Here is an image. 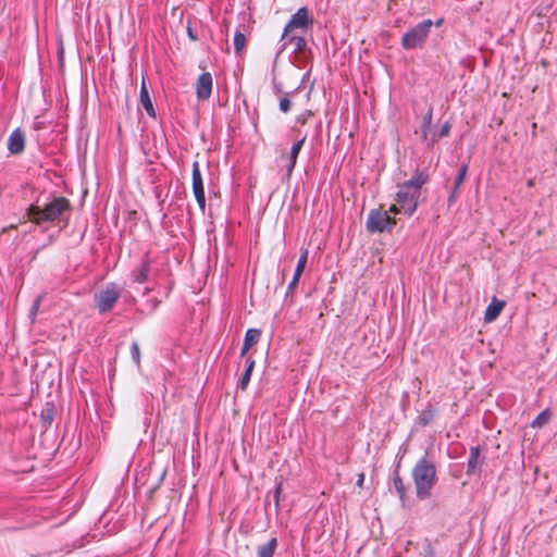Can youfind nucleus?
<instances>
[{"mask_svg":"<svg viewBox=\"0 0 557 557\" xmlns=\"http://www.w3.org/2000/svg\"><path fill=\"white\" fill-rule=\"evenodd\" d=\"M28 219L37 224L49 223L54 226L66 227L72 215L71 201L62 196H53L42 207L32 205L26 210Z\"/></svg>","mask_w":557,"mask_h":557,"instance_id":"1","label":"nucleus"},{"mask_svg":"<svg viewBox=\"0 0 557 557\" xmlns=\"http://www.w3.org/2000/svg\"><path fill=\"white\" fill-rule=\"evenodd\" d=\"M429 181L424 172H417L410 180L397 185L395 195L396 205L389 207V212L398 214L404 212L411 216L418 208L422 186Z\"/></svg>","mask_w":557,"mask_h":557,"instance_id":"2","label":"nucleus"},{"mask_svg":"<svg viewBox=\"0 0 557 557\" xmlns=\"http://www.w3.org/2000/svg\"><path fill=\"white\" fill-rule=\"evenodd\" d=\"M411 478L416 488L417 498L420 500L429 499L432 490L437 482V470L435 463L429 458L428 454L422 456L411 470Z\"/></svg>","mask_w":557,"mask_h":557,"instance_id":"3","label":"nucleus"},{"mask_svg":"<svg viewBox=\"0 0 557 557\" xmlns=\"http://www.w3.org/2000/svg\"><path fill=\"white\" fill-rule=\"evenodd\" d=\"M433 22L424 20L414 27L407 30L401 38V47L405 50L422 48L429 37Z\"/></svg>","mask_w":557,"mask_h":557,"instance_id":"4","label":"nucleus"},{"mask_svg":"<svg viewBox=\"0 0 557 557\" xmlns=\"http://www.w3.org/2000/svg\"><path fill=\"white\" fill-rule=\"evenodd\" d=\"M313 26V18L309 14L307 7L299 8L289 18L283 29L281 41L292 34H305Z\"/></svg>","mask_w":557,"mask_h":557,"instance_id":"5","label":"nucleus"},{"mask_svg":"<svg viewBox=\"0 0 557 557\" xmlns=\"http://www.w3.org/2000/svg\"><path fill=\"white\" fill-rule=\"evenodd\" d=\"M121 297V288L113 283H107L99 292L95 293V306L100 314L110 312Z\"/></svg>","mask_w":557,"mask_h":557,"instance_id":"6","label":"nucleus"},{"mask_svg":"<svg viewBox=\"0 0 557 557\" xmlns=\"http://www.w3.org/2000/svg\"><path fill=\"white\" fill-rule=\"evenodd\" d=\"M395 225V219L391 218L387 211L373 209L368 215L367 230L371 233L389 232Z\"/></svg>","mask_w":557,"mask_h":557,"instance_id":"7","label":"nucleus"},{"mask_svg":"<svg viewBox=\"0 0 557 557\" xmlns=\"http://www.w3.org/2000/svg\"><path fill=\"white\" fill-rule=\"evenodd\" d=\"M191 186L195 199L198 203L199 209L202 213L206 211V195H205V186L201 176L200 165L198 161H194L193 163V172H191Z\"/></svg>","mask_w":557,"mask_h":557,"instance_id":"8","label":"nucleus"},{"mask_svg":"<svg viewBox=\"0 0 557 557\" xmlns=\"http://www.w3.org/2000/svg\"><path fill=\"white\" fill-rule=\"evenodd\" d=\"M213 79L209 72L199 75L196 83V96L200 101L208 100L211 97Z\"/></svg>","mask_w":557,"mask_h":557,"instance_id":"9","label":"nucleus"},{"mask_svg":"<svg viewBox=\"0 0 557 557\" xmlns=\"http://www.w3.org/2000/svg\"><path fill=\"white\" fill-rule=\"evenodd\" d=\"M25 148V136L21 128H15L9 136L8 150L12 154H20Z\"/></svg>","mask_w":557,"mask_h":557,"instance_id":"10","label":"nucleus"},{"mask_svg":"<svg viewBox=\"0 0 557 557\" xmlns=\"http://www.w3.org/2000/svg\"><path fill=\"white\" fill-rule=\"evenodd\" d=\"M483 461L484 458L481 457L480 446H472L470 448L469 458L467 462V474L471 475L480 473Z\"/></svg>","mask_w":557,"mask_h":557,"instance_id":"11","label":"nucleus"},{"mask_svg":"<svg viewBox=\"0 0 557 557\" xmlns=\"http://www.w3.org/2000/svg\"><path fill=\"white\" fill-rule=\"evenodd\" d=\"M288 44L294 45V52L297 53L304 52L307 48V40L304 34H292L283 40V44L278 49V53H282L286 49Z\"/></svg>","mask_w":557,"mask_h":557,"instance_id":"12","label":"nucleus"},{"mask_svg":"<svg viewBox=\"0 0 557 557\" xmlns=\"http://www.w3.org/2000/svg\"><path fill=\"white\" fill-rule=\"evenodd\" d=\"M151 260L146 253L141 259V262L137 269H135L132 273L133 281L138 284H143L148 280L149 271H150Z\"/></svg>","mask_w":557,"mask_h":557,"instance_id":"13","label":"nucleus"},{"mask_svg":"<svg viewBox=\"0 0 557 557\" xmlns=\"http://www.w3.org/2000/svg\"><path fill=\"white\" fill-rule=\"evenodd\" d=\"M399 469H400V459L395 465V468H394V471H393L392 484H393L394 490L398 494L400 502L403 503V505H405V502H406V486H405L404 481H403V479L400 476Z\"/></svg>","mask_w":557,"mask_h":557,"instance_id":"14","label":"nucleus"},{"mask_svg":"<svg viewBox=\"0 0 557 557\" xmlns=\"http://www.w3.org/2000/svg\"><path fill=\"white\" fill-rule=\"evenodd\" d=\"M139 100H140L143 108L147 112V114L151 117H156V110L153 108L152 100L150 98V95H149V91H148V88L146 86V82L144 78L141 81Z\"/></svg>","mask_w":557,"mask_h":557,"instance_id":"15","label":"nucleus"},{"mask_svg":"<svg viewBox=\"0 0 557 557\" xmlns=\"http://www.w3.org/2000/svg\"><path fill=\"white\" fill-rule=\"evenodd\" d=\"M306 138L307 136H302L300 139H298L297 141H295L290 148V152H289V157H288V162L287 164L285 165L286 168V171L288 174H290L293 172V170L295 169V165H296V162H297V158H298V154L306 141Z\"/></svg>","mask_w":557,"mask_h":557,"instance_id":"16","label":"nucleus"},{"mask_svg":"<svg viewBox=\"0 0 557 557\" xmlns=\"http://www.w3.org/2000/svg\"><path fill=\"white\" fill-rule=\"evenodd\" d=\"M261 332L258 329H249L247 330L244 338L243 348L240 351V356H245L247 351L258 343L260 338Z\"/></svg>","mask_w":557,"mask_h":557,"instance_id":"17","label":"nucleus"},{"mask_svg":"<svg viewBox=\"0 0 557 557\" xmlns=\"http://www.w3.org/2000/svg\"><path fill=\"white\" fill-rule=\"evenodd\" d=\"M504 307H505V301L497 300L496 298H494L493 301L487 306V308L485 310L484 320L486 322L494 321L500 314Z\"/></svg>","mask_w":557,"mask_h":557,"instance_id":"18","label":"nucleus"},{"mask_svg":"<svg viewBox=\"0 0 557 557\" xmlns=\"http://www.w3.org/2000/svg\"><path fill=\"white\" fill-rule=\"evenodd\" d=\"M278 546V541L272 536L267 543L261 544L257 548L258 557H273Z\"/></svg>","mask_w":557,"mask_h":557,"instance_id":"19","label":"nucleus"},{"mask_svg":"<svg viewBox=\"0 0 557 557\" xmlns=\"http://www.w3.org/2000/svg\"><path fill=\"white\" fill-rule=\"evenodd\" d=\"M421 140L426 144L428 147H433L435 145V131L432 129V125L425 126V124H421L420 127Z\"/></svg>","mask_w":557,"mask_h":557,"instance_id":"20","label":"nucleus"},{"mask_svg":"<svg viewBox=\"0 0 557 557\" xmlns=\"http://www.w3.org/2000/svg\"><path fill=\"white\" fill-rule=\"evenodd\" d=\"M247 368L246 370L244 371L239 382H238V387L242 389V391H245L250 382V379H251V374H252V371H253V367H255V360L252 359H247Z\"/></svg>","mask_w":557,"mask_h":557,"instance_id":"21","label":"nucleus"},{"mask_svg":"<svg viewBox=\"0 0 557 557\" xmlns=\"http://www.w3.org/2000/svg\"><path fill=\"white\" fill-rule=\"evenodd\" d=\"M246 45V36L243 32L236 30L234 34V50L236 54H240Z\"/></svg>","mask_w":557,"mask_h":557,"instance_id":"22","label":"nucleus"},{"mask_svg":"<svg viewBox=\"0 0 557 557\" xmlns=\"http://www.w3.org/2000/svg\"><path fill=\"white\" fill-rule=\"evenodd\" d=\"M42 299H44V295H38V296H36V298L33 301V305L28 312V318H29L32 324L35 323L36 315L39 311Z\"/></svg>","mask_w":557,"mask_h":557,"instance_id":"23","label":"nucleus"},{"mask_svg":"<svg viewBox=\"0 0 557 557\" xmlns=\"http://www.w3.org/2000/svg\"><path fill=\"white\" fill-rule=\"evenodd\" d=\"M549 420V412L547 409L541 411L535 419L532 421L531 425L533 428H541L546 424Z\"/></svg>","mask_w":557,"mask_h":557,"instance_id":"24","label":"nucleus"},{"mask_svg":"<svg viewBox=\"0 0 557 557\" xmlns=\"http://www.w3.org/2000/svg\"><path fill=\"white\" fill-rule=\"evenodd\" d=\"M467 171H468V164L463 163L459 171H458V174L455 178V183H454V187H455V190H458V188L461 186V184L463 183L465 178H466V175H467Z\"/></svg>","mask_w":557,"mask_h":557,"instance_id":"25","label":"nucleus"},{"mask_svg":"<svg viewBox=\"0 0 557 557\" xmlns=\"http://www.w3.org/2000/svg\"><path fill=\"white\" fill-rule=\"evenodd\" d=\"M434 418V411L433 409L430 407L425 410H423L421 412V414L419 416V423L423 426L428 425L431 423V421L433 420Z\"/></svg>","mask_w":557,"mask_h":557,"instance_id":"26","label":"nucleus"},{"mask_svg":"<svg viewBox=\"0 0 557 557\" xmlns=\"http://www.w3.org/2000/svg\"><path fill=\"white\" fill-rule=\"evenodd\" d=\"M451 125L448 121L444 122L438 132H435V143H437L441 138H444L449 135Z\"/></svg>","mask_w":557,"mask_h":557,"instance_id":"27","label":"nucleus"},{"mask_svg":"<svg viewBox=\"0 0 557 557\" xmlns=\"http://www.w3.org/2000/svg\"><path fill=\"white\" fill-rule=\"evenodd\" d=\"M308 249H305L297 262L295 271L304 273V270L306 268L307 261H308Z\"/></svg>","mask_w":557,"mask_h":557,"instance_id":"28","label":"nucleus"},{"mask_svg":"<svg viewBox=\"0 0 557 557\" xmlns=\"http://www.w3.org/2000/svg\"><path fill=\"white\" fill-rule=\"evenodd\" d=\"M131 356L133 361L139 366L140 364V349L137 342H133L131 346Z\"/></svg>","mask_w":557,"mask_h":557,"instance_id":"29","label":"nucleus"},{"mask_svg":"<svg viewBox=\"0 0 557 557\" xmlns=\"http://www.w3.org/2000/svg\"><path fill=\"white\" fill-rule=\"evenodd\" d=\"M288 95L289 94H286L284 97L281 98L280 100V110L283 112V113H287L290 108H292V102L288 98Z\"/></svg>","mask_w":557,"mask_h":557,"instance_id":"30","label":"nucleus"},{"mask_svg":"<svg viewBox=\"0 0 557 557\" xmlns=\"http://www.w3.org/2000/svg\"><path fill=\"white\" fill-rule=\"evenodd\" d=\"M432 121H433V108L430 107L428 109V111L425 112V114L423 115L422 123L425 124V126H428V125H432Z\"/></svg>","mask_w":557,"mask_h":557,"instance_id":"31","label":"nucleus"},{"mask_svg":"<svg viewBox=\"0 0 557 557\" xmlns=\"http://www.w3.org/2000/svg\"><path fill=\"white\" fill-rule=\"evenodd\" d=\"M423 557H435V550L430 543L424 548Z\"/></svg>","mask_w":557,"mask_h":557,"instance_id":"32","label":"nucleus"},{"mask_svg":"<svg viewBox=\"0 0 557 557\" xmlns=\"http://www.w3.org/2000/svg\"><path fill=\"white\" fill-rule=\"evenodd\" d=\"M147 305L150 307L151 311H154L159 307L160 300L157 298H152L148 300Z\"/></svg>","mask_w":557,"mask_h":557,"instance_id":"33","label":"nucleus"},{"mask_svg":"<svg viewBox=\"0 0 557 557\" xmlns=\"http://www.w3.org/2000/svg\"><path fill=\"white\" fill-rule=\"evenodd\" d=\"M311 115H312L311 111H306L305 113H302L301 115L298 116L297 121L300 122L301 124H305L307 121V117L311 116Z\"/></svg>","mask_w":557,"mask_h":557,"instance_id":"34","label":"nucleus"},{"mask_svg":"<svg viewBox=\"0 0 557 557\" xmlns=\"http://www.w3.org/2000/svg\"><path fill=\"white\" fill-rule=\"evenodd\" d=\"M297 284H295V282H292L288 284L287 286V289H286V297H288L289 295H293L294 292H295V288H296Z\"/></svg>","mask_w":557,"mask_h":557,"instance_id":"35","label":"nucleus"},{"mask_svg":"<svg viewBox=\"0 0 557 557\" xmlns=\"http://www.w3.org/2000/svg\"><path fill=\"white\" fill-rule=\"evenodd\" d=\"M457 197V190H455V187L453 188L449 197H448V205L451 206L456 201Z\"/></svg>","mask_w":557,"mask_h":557,"instance_id":"36","label":"nucleus"},{"mask_svg":"<svg viewBox=\"0 0 557 557\" xmlns=\"http://www.w3.org/2000/svg\"><path fill=\"white\" fill-rule=\"evenodd\" d=\"M301 274H302L301 272H297V271H295V272H294V276H293L292 282H295V284H297V285H298L299 280H300V277H301Z\"/></svg>","mask_w":557,"mask_h":557,"instance_id":"37","label":"nucleus"},{"mask_svg":"<svg viewBox=\"0 0 557 557\" xmlns=\"http://www.w3.org/2000/svg\"><path fill=\"white\" fill-rule=\"evenodd\" d=\"M301 274H302L301 272H297V271H295V272H294V276H293L292 282H295V284H297V285H298L299 280H300V277H301Z\"/></svg>","mask_w":557,"mask_h":557,"instance_id":"38","label":"nucleus"},{"mask_svg":"<svg viewBox=\"0 0 557 557\" xmlns=\"http://www.w3.org/2000/svg\"><path fill=\"white\" fill-rule=\"evenodd\" d=\"M188 36L191 40H197V36L194 34L190 27L187 28Z\"/></svg>","mask_w":557,"mask_h":557,"instance_id":"39","label":"nucleus"},{"mask_svg":"<svg viewBox=\"0 0 557 557\" xmlns=\"http://www.w3.org/2000/svg\"><path fill=\"white\" fill-rule=\"evenodd\" d=\"M280 492H281V486L278 485V486L275 488V494H274V498H275L276 504L278 503Z\"/></svg>","mask_w":557,"mask_h":557,"instance_id":"40","label":"nucleus"},{"mask_svg":"<svg viewBox=\"0 0 557 557\" xmlns=\"http://www.w3.org/2000/svg\"><path fill=\"white\" fill-rule=\"evenodd\" d=\"M363 481H364V474H363V473H361V474L359 475V479H358L357 485H358V486H362Z\"/></svg>","mask_w":557,"mask_h":557,"instance_id":"41","label":"nucleus"},{"mask_svg":"<svg viewBox=\"0 0 557 557\" xmlns=\"http://www.w3.org/2000/svg\"><path fill=\"white\" fill-rule=\"evenodd\" d=\"M274 90H275L276 94H281L282 92V89H281L280 85H277V84L274 85Z\"/></svg>","mask_w":557,"mask_h":557,"instance_id":"42","label":"nucleus"},{"mask_svg":"<svg viewBox=\"0 0 557 557\" xmlns=\"http://www.w3.org/2000/svg\"><path fill=\"white\" fill-rule=\"evenodd\" d=\"M527 185H528V187H533L534 186V180L533 178L528 180Z\"/></svg>","mask_w":557,"mask_h":557,"instance_id":"43","label":"nucleus"},{"mask_svg":"<svg viewBox=\"0 0 557 557\" xmlns=\"http://www.w3.org/2000/svg\"><path fill=\"white\" fill-rule=\"evenodd\" d=\"M47 418H49V420H52V412L51 411L48 412Z\"/></svg>","mask_w":557,"mask_h":557,"instance_id":"44","label":"nucleus"},{"mask_svg":"<svg viewBox=\"0 0 557 557\" xmlns=\"http://www.w3.org/2000/svg\"><path fill=\"white\" fill-rule=\"evenodd\" d=\"M442 22H443V20L441 18V20H438V21L435 23V25H436V26H440V25L442 24Z\"/></svg>","mask_w":557,"mask_h":557,"instance_id":"45","label":"nucleus"}]
</instances>
